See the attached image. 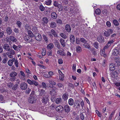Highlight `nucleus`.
<instances>
[{
    "instance_id": "35",
    "label": "nucleus",
    "mask_w": 120,
    "mask_h": 120,
    "mask_svg": "<svg viewBox=\"0 0 120 120\" xmlns=\"http://www.w3.org/2000/svg\"><path fill=\"white\" fill-rule=\"evenodd\" d=\"M114 41L113 40H111L109 41L108 42V44L106 45L104 48L105 49L107 48V47H108L107 46H109Z\"/></svg>"
},
{
    "instance_id": "10",
    "label": "nucleus",
    "mask_w": 120,
    "mask_h": 120,
    "mask_svg": "<svg viewBox=\"0 0 120 120\" xmlns=\"http://www.w3.org/2000/svg\"><path fill=\"white\" fill-rule=\"evenodd\" d=\"M49 97L48 95H45L43 98L42 102L46 104L48 101Z\"/></svg>"
},
{
    "instance_id": "32",
    "label": "nucleus",
    "mask_w": 120,
    "mask_h": 120,
    "mask_svg": "<svg viewBox=\"0 0 120 120\" xmlns=\"http://www.w3.org/2000/svg\"><path fill=\"white\" fill-rule=\"evenodd\" d=\"M52 1L51 0H47L45 1V3L47 5H50L51 4Z\"/></svg>"
},
{
    "instance_id": "20",
    "label": "nucleus",
    "mask_w": 120,
    "mask_h": 120,
    "mask_svg": "<svg viewBox=\"0 0 120 120\" xmlns=\"http://www.w3.org/2000/svg\"><path fill=\"white\" fill-rule=\"evenodd\" d=\"M60 42L62 46L63 47H64L66 46V44L65 40L62 38L60 39Z\"/></svg>"
},
{
    "instance_id": "38",
    "label": "nucleus",
    "mask_w": 120,
    "mask_h": 120,
    "mask_svg": "<svg viewBox=\"0 0 120 120\" xmlns=\"http://www.w3.org/2000/svg\"><path fill=\"white\" fill-rule=\"evenodd\" d=\"M80 40L81 42L84 43V44L87 43V41H86V40L82 38H80Z\"/></svg>"
},
{
    "instance_id": "6",
    "label": "nucleus",
    "mask_w": 120,
    "mask_h": 120,
    "mask_svg": "<svg viewBox=\"0 0 120 120\" xmlns=\"http://www.w3.org/2000/svg\"><path fill=\"white\" fill-rule=\"evenodd\" d=\"M2 46L4 49L6 51H10V47L8 44H4L3 45H2Z\"/></svg>"
},
{
    "instance_id": "57",
    "label": "nucleus",
    "mask_w": 120,
    "mask_h": 120,
    "mask_svg": "<svg viewBox=\"0 0 120 120\" xmlns=\"http://www.w3.org/2000/svg\"><path fill=\"white\" fill-rule=\"evenodd\" d=\"M4 35V31H0V38H2Z\"/></svg>"
},
{
    "instance_id": "28",
    "label": "nucleus",
    "mask_w": 120,
    "mask_h": 120,
    "mask_svg": "<svg viewBox=\"0 0 120 120\" xmlns=\"http://www.w3.org/2000/svg\"><path fill=\"white\" fill-rule=\"evenodd\" d=\"M62 109H64L63 107L61 105H59L57 106L56 108V110L57 111H61Z\"/></svg>"
},
{
    "instance_id": "64",
    "label": "nucleus",
    "mask_w": 120,
    "mask_h": 120,
    "mask_svg": "<svg viewBox=\"0 0 120 120\" xmlns=\"http://www.w3.org/2000/svg\"><path fill=\"white\" fill-rule=\"evenodd\" d=\"M106 25L108 27H110L111 26V24L110 22L109 21H107L106 23Z\"/></svg>"
},
{
    "instance_id": "51",
    "label": "nucleus",
    "mask_w": 120,
    "mask_h": 120,
    "mask_svg": "<svg viewBox=\"0 0 120 120\" xmlns=\"http://www.w3.org/2000/svg\"><path fill=\"white\" fill-rule=\"evenodd\" d=\"M49 76H47L48 77H49L50 78H51L52 76L53 75V73L52 71H49L48 72Z\"/></svg>"
},
{
    "instance_id": "52",
    "label": "nucleus",
    "mask_w": 120,
    "mask_h": 120,
    "mask_svg": "<svg viewBox=\"0 0 120 120\" xmlns=\"http://www.w3.org/2000/svg\"><path fill=\"white\" fill-rule=\"evenodd\" d=\"M43 38L46 43H47L48 41V39L47 37L45 35H43Z\"/></svg>"
},
{
    "instance_id": "50",
    "label": "nucleus",
    "mask_w": 120,
    "mask_h": 120,
    "mask_svg": "<svg viewBox=\"0 0 120 120\" xmlns=\"http://www.w3.org/2000/svg\"><path fill=\"white\" fill-rule=\"evenodd\" d=\"M76 108H79L80 107V105L79 104V101H76Z\"/></svg>"
},
{
    "instance_id": "63",
    "label": "nucleus",
    "mask_w": 120,
    "mask_h": 120,
    "mask_svg": "<svg viewBox=\"0 0 120 120\" xmlns=\"http://www.w3.org/2000/svg\"><path fill=\"white\" fill-rule=\"evenodd\" d=\"M8 60V58H7V57H5L3 60H2V62L4 63H6L7 62Z\"/></svg>"
},
{
    "instance_id": "58",
    "label": "nucleus",
    "mask_w": 120,
    "mask_h": 120,
    "mask_svg": "<svg viewBox=\"0 0 120 120\" xmlns=\"http://www.w3.org/2000/svg\"><path fill=\"white\" fill-rule=\"evenodd\" d=\"M59 4L58 3V2L56 1H55L53 4V5L55 7H57L58 5Z\"/></svg>"
},
{
    "instance_id": "8",
    "label": "nucleus",
    "mask_w": 120,
    "mask_h": 120,
    "mask_svg": "<svg viewBox=\"0 0 120 120\" xmlns=\"http://www.w3.org/2000/svg\"><path fill=\"white\" fill-rule=\"evenodd\" d=\"M27 85L26 83L23 82L21 83L20 85V88L22 90H25L27 88Z\"/></svg>"
},
{
    "instance_id": "17",
    "label": "nucleus",
    "mask_w": 120,
    "mask_h": 120,
    "mask_svg": "<svg viewBox=\"0 0 120 120\" xmlns=\"http://www.w3.org/2000/svg\"><path fill=\"white\" fill-rule=\"evenodd\" d=\"M63 50V49L62 50H58L57 51V53L60 55L65 56L66 55V54L64 52Z\"/></svg>"
},
{
    "instance_id": "56",
    "label": "nucleus",
    "mask_w": 120,
    "mask_h": 120,
    "mask_svg": "<svg viewBox=\"0 0 120 120\" xmlns=\"http://www.w3.org/2000/svg\"><path fill=\"white\" fill-rule=\"evenodd\" d=\"M95 12L97 14L99 15L101 13V11L99 9H97L96 10Z\"/></svg>"
},
{
    "instance_id": "53",
    "label": "nucleus",
    "mask_w": 120,
    "mask_h": 120,
    "mask_svg": "<svg viewBox=\"0 0 120 120\" xmlns=\"http://www.w3.org/2000/svg\"><path fill=\"white\" fill-rule=\"evenodd\" d=\"M14 84L12 83L11 82L8 83L7 84V86L9 88L12 87Z\"/></svg>"
},
{
    "instance_id": "3",
    "label": "nucleus",
    "mask_w": 120,
    "mask_h": 120,
    "mask_svg": "<svg viewBox=\"0 0 120 120\" xmlns=\"http://www.w3.org/2000/svg\"><path fill=\"white\" fill-rule=\"evenodd\" d=\"M113 30L111 29H109L107 31H105L104 33L105 36L108 37L109 36L110 34H112L113 32Z\"/></svg>"
},
{
    "instance_id": "27",
    "label": "nucleus",
    "mask_w": 120,
    "mask_h": 120,
    "mask_svg": "<svg viewBox=\"0 0 120 120\" xmlns=\"http://www.w3.org/2000/svg\"><path fill=\"white\" fill-rule=\"evenodd\" d=\"M51 16L54 19H56L57 17V14L55 12H53L52 13Z\"/></svg>"
},
{
    "instance_id": "59",
    "label": "nucleus",
    "mask_w": 120,
    "mask_h": 120,
    "mask_svg": "<svg viewBox=\"0 0 120 120\" xmlns=\"http://www.w3.org/2000/svg\"><path fill=\"white\" fill-rule=\"evenodd\" d=\"M62 7V5L60 4H59L57 7L59 8L60 11H62L63 10Z\"/></svg>"
},
{
    "instance_id": "60",
    "label": "nucleus",
    "mask_w": 120,
    "mask_h": 120,
    "mask_svg": "<svg viewBox=\"0 0 120 120\" xmlns=\"http://www.w3.org/2000/svg\"><path fill=\"white\" fill-rule=\"evenodd\" d=\"M117 70L114 71L113 72L112 74L114 76H118V72H117Z\"/></svg>"
},
{
    "instance_id": "22",
    "label": "nucleus",
    "mask_w": 120,
    "mask_h": 120,
    "mask_svg": "<svg viewBox=\"0 0 120 120\" xmlns=\"http://www.w3.org/2000/svg\"><path fill=\"white\" fill-rule=\"evenodd\" d=\"M10 39V41H12L15 42L17 41V39L16 38L13 36H11L9 37Z\"/></svg>"
},
{
    "instance_id": "9",
    "label": "nucleus",
    "mask_w": 120,
    "mask_h": 120,
    "mask_svg": "<svg viewBox=\"0 0 120 120\" xmlns=\"http://www.w3.org/2000/svg\"><path fill=\"white\" fill-rule=\"evenodd\" d=\"M24 40L28 42H30L32 41V38L28 35H25L24 37Z\"/></svg>"
},
{
    "instance_id": "19",
    "label": "nucleus",
    "mask_w": 120,
    "mask_h": 120,
    "mask_svg": "<svg viewBox=\"0 0 120 120\" xmlns=\"http://www.w3.org/2000/svg\"><path fill=\"white\" fill-rule=\"evenodd\" d=\"M98 41L102 43L104 42V38L102 36H99L97 38Z\"/></svg>"
},
{
    "instance_id": "13",
    "label": "nucleus",
    "mask_w": 120,
    "mask_h": 120,
    "mask_svg": "<svg viewBox=\"0 0 120 120\" xmlns=\"http://www.w3.org/2000/svg\"><path fill=\"white\" fill-rule=\"evenodd\" d=\"M64 109L65 112L68 113L71 110L70 107L68 105H66L64 107Z\"/></svg>"
},
{
    "instance_id": "12",
    "label": "nucleus",
    "mask_w": 120,
    "mask_h": 120,
    "mask_svg": "<svg viewBox=\"0 0 120 120\" xmlns=\"http://www.w3.org/2000/svg\"><path fill=\"white\" fill-rule=\"evenodd\" d=\"M6 31L7 34L8 35L11 34L12 32V30L11 27L9 26L7 27Z\"/></svg>"
},
{
    "instance_id": "16",
    "label": "nucleus",
    "mask_w": 120,
    "mask_h": 120,
    "mask_svg": "<svg viewBox=\"0 0 120 120\" xmlns=\"http://www.w3.org/2000/svg\"><path fill=\"white\" fill-rule=\"evenodd\" d=\"M109 69L110 71H113L115 69V66L113 63H111L109 65Z\"/></svg>"
},
{
    "instance_id": "62",
    "label": "nucleus",
    "mask_w": 120,
    "mask_h": 120,
    "mask_svg": "<svg viewBox=\"0 0 120 120\" xmlns=\"http://www.w3.org/2000/svg\"><path fill=\"white\" fill-rule=\"evenodd\" d=\"M9 51L10 52H9L12 55H14L15 54V51L12 49H10V51Z\"/></svg>"
},
{
    "instance_id": "47",
    "label": "nucleus",
    "mask_w": 120,
    "mask_h": 120,
    "mask_svg": "<svg viewBox=\"0 0 120 120\" xmlns=\"http://www.w3.org/2000/svg\"><path fill=\"white\" fill-rule=\"evenodd\" d=\"M115 113V112H112V113H111L110 115V116L109 117V120H111L112 119V117L113 116V115H114Z\"/></svg>"
},
{
    "instance_id": "39",
    "label": "nucleus",
    "mask_w": 120,
    "mask_h": 120,
    "mask_svg": "<svg viewBox=\"0 0 120 120\" xmlns=\"http://www.w3.org/2000/svg\"><path fill=\"white\" fill-rule=\"evenodd\" d=\"M32 31L34 33H37L38 30L37 28L35 26H34L32 28Z\"/></svg>"
},
{
    "instance_id": "40",
    "label": "nucleus",
    "mask_w": 120,
    "mask_h": 120,
    "mask_svg": "<svg viewBox=\"0 0 120 120\" xmlns=\"http://www.w3.org/2000/svg\"><path fill=\"white\" fill-rule=\"evenodd\" d=\"M94 47L96 49H98L99 48V44L97 42H94L93 44Z\"/></svg>"
},
{
    "instance_id": "33",
    "label": "nucleus",
    "mask_w": 120,
    "mask_h": 120,
    "mask_svg": "<svg viewBox=\"0 0 120 120\" xmlns=\"http://www.w3.org/2000/svg\"><path fill=\"white\" fill-rule=\"evenodd\" d=\"M54 45L52 43H50L47 46V48L48 49H51L53 48Z\"/></svg>"
},
{
    "instance_id": "2",
    "label": "nucleus",
    "mask_w": 120,
    "mask_h": 120,
    "mask_svg": "<svg viewBox=\"0 0 120 120\" xmlns=\"http://www.w3.org/2000/svg\"><path fill=\"white\" fill-rule=\"evenodd\" d=\"M36 101V99L35 96L34 95H30L28 99L29 102L30 103H35Z\"/></svg>"
},
{
    "instance_id": "30",
    "label": "nucleus",
    "mask_w": 120,
    "mask_h": 120,
    "mask_svg": "<svg viewBox=\"0 0 120 120\" xmlns=\"http://www.w3.org/2000/svg\"><path fill=\"white\" fill-rule=\"evenodd\" d=\"M18 88V85L15 84L14 85L12 88V90H15Z\"/></svg>"
},
{
    "instance_id": "31",
    "label": "nucleus",
    "mask_w": 120,
    "mask_h": 120,
    "mask_svg": "<svg viewBox=\"0 0 120 120\" xmlns=\"http://www.w3.org/2000/svg\"><path fill=\"white\" fill-rule=\"evenodd\" d=\"M76 48V51L78 53L82 51V49L81 47L79 46H77Z\"/></svg>"
},
{
    "instance_id": "54",
    "label": "nucleus",
    "mask_w": 120,
    "mask_h": 120,
    "mask_svg": "<svg viewBox=\"0 0 120 120\" xmlns=\"http://www.w3.org/2000/svg\"><path fill=\"white\" fill-rule=\"evenodd\" d=\"M16 24L19 28H21L22 24L21 22L20 21H17Z\"/></svg>"
},
{
    "instance_id": "37",
    "label": "nucleus",
    "mask_w": 120,
    "mask_h": 120,
    "mask_svg": "<svg viewBox=\"0 0 120 120\" xmlns=\"http://www.w3.org/2000/svg\"><path fill=\"white\" fill-rule=\"evenodd\" d=\"M83 45L85 47L88 49H90V50L91 49L90 45L89 44H87V43L84 44Z\"/></svg>"
},
{
    "instance_id": "61",
    "label": "nucleus",
    "mask_w": 120,
    "mask_h": 120,
    "mask_svg": "<svg viewBox=\"0 0 120 120\" xmlns=\"http://www.w3.org/2000/svg\"><path fill=\"white\" fill-rule=\"evenodd\" d=\"M43 51L42 53V56H44L46 54V51L45 49H42Z\"/></svg>"
},
{
    "instance_id": "55",
    "label": "nucleus",
    "mask_w": 120,
    "mask_h": 120,
    "mask_svg": "<svg viewBox=\"0 0 120 120\" xmlns=\"http://www.w3.org/2000/svg\"><path fill=\"white\" fill-rule=\"evenodd\" d=\"M7 54L9 57L11 58H13V56L9 52H7Z\"/></svg>"
},
{
    "instance_id": "11",
    "label": "nucleus",
    "mask_w": 120,
    "mask_h": 120,
    "mask_svg": "<svg viewBox=\"0 0 120 120\" xmlns=\"http://www.w3.org/2000/svg\"><path fill=\"white\" fill-rule=\"evenodd\" d=\"M54 43L56 47L59 49H60L61 47L60 45L59 41L57 40H56L54 41Z\"/></svg>"
},
{
    "instance_id": "14",
    "label": "nucleus",
    "mask_w": 120,
    "mask_h": 120,
    "mask_svg": "<svg viewBox=\"0 0 120 120\" xmlns=\"http://www.w3.org/2000/svg\"><path fill=\"white\" fill-rule=\"evenodd\" d=\"M65 29L67 32H71V28L70 25L67 24L65 26Z\"/></svg>"
},
{
    "instance_id": "7",
    "label": "nucleus",
    "mask_w": 120,
    "mask_h": 120,
    "mask_svg": "<svg viewBox=\"0 0 120 120\" xmlns=\"http://www.w3.org/2000/svg\"><path fill=\"white\" fill-rule=\"evenodd\" d=\"M49 20L46 17H44L42 19V21L41 24L44 26H45V24H47Z\"/></svg>"
},
{
    "instance_id": "34",
    "label": "nucleus",
    "mask_w": 120,
    "mask_h": 120,
    "mask_svg": "<svg viewBox=\"0 0 120 120\" xmlns=\"http://www.w3.org/2000/svg\"><path fill=\"white\" fill-rule=\"evenodd\" d=\"M113 23L114 25L116 26H118L119 24L118 21L116 19L114 20L113 21Z\"/></svg>"
},
{
    "instance_id": "15",
    "label": "nucleus",
    "mask_w": 120,
    "mask_h": 120,
    "mask_svg": "<svg viewBox=\"0 0 120 120\" xmlns=\"http://www.w3.org/2000/svg\"><path fill=\"white\" fill-rule=\"evenodd\" d=\"M69 39L70 41L72 43H74L75 41V38L73 35L71 34L70 35Z\"/></svg>"
},
{
    "instance_id": "45",
    "label": "nucleus",
    "mask_w": 120,
    "mask_h": 120,
    "mask_svg": "<svg viewBox=\"0 0 120 120\" xmlns=\"http://www.w3.org/2000/svg\"><path fill=\"white\" fill-rule=\"evenodd\" d=\"M32 85L34 84L36 86H37L38 85V82L36 81L33 80H32Z\"/></svg>"
},
{
    "instance_id": "26",
    "label": "nucleus",
    "mask_w": 120,
    "mask_h": 120,
    "mask_svg": "<svg viewBox=\"0 0 120 120\" xmlns=\"http://www.w3.org/2000/svg\"><path fill=\"white\" fill-rule=\"evenodd\" d=\"M51 32L55 37H58L57 34L54 30L53 29H52L51 30Z\"/></svg>"
},
{
    "instance_id": "49",
    "label": "nucleus",
    "mask_w": 120,
    "mask_h": 120,
    "mask_svg": "<svg viewBox=\"0 0 120 120\" xmlns=\"http://www.w3.org/2000/svg\"><path fill=\"white\" fill-rule=\"evenodd\" d=\"M39 9L41 11H43L45 10V8L42 5H41L39 6Z\"/></svg>"
},
{
    "instance_id": "36",
    "label": "nucleus",
    "mask_w": 120,
    "mask_h": 120,
    "mask_svg": "<svg viewBox=\"0 0 120 120\" xmlns=\"http://www.w3.org/2000/svg\"><path fill=\"white\" fill-rule=\"evenodd\" d=\"M68 98V95L67 94H64L62 96V98L65 101Z\"/></svg>"
},
{
    "instance_id": "24",
    "label": "nucleus",
    "mask_w": 120,
    "mask_h": 120,
    "mask_svg": "<svg viewBox=\"0 0 120 120\" xmlns=\"http://www.w3.org/2000/svg\"><path fill=\"white\" fill-rule=\"evenodd\" d=\"M17 73L14 71L12 72L10 74V76L13 78L15 77L17 75Z\"/></svg>"
},
{
    "instance_id": "23",
    "label": "nucleus",
    "mask_w": 120,
    "mask_h": 120,
    "mask_svg": "<svg viewBox=\"0 0 120 120\" xmlns=\"http://www.w3.org/2000/svg\"><path fill=\"white\" fill-rule=\"evenodd\" d=\"M68 103L69 105L71 106L73 105L74 104V101L72 98H70L68 101Z\"/></svg>"
},
{
    "instance_id": "5",
    "label": "nucleus",
    "mask_w": 120,
    "mask_h": 120,
    "mask_svg": "<svg viewBox=\"0 0 120 120\" xmlns=\"http://www.w3.org/2000/svg\"><path fill=\"white\" fill-rule=\"evenodd\" d=\"M112 54L114 56H117L118 54L120 56V48L119 49H114L113 50Z\"/></svg>"
},
{
    "instance_id": "42",
    "label": "nucleus",
    "mask_w": 120,
    "mask_h": 120,
    "mask_svg": "<svg viewBox=\"0 0 120 120\" xmlns=\"http://www.w3.org/2000/svg\"><path fill=\"white\" fill-rule=\"evenodd\" d=\"M57 86L59 88H63L64 85L63 84L60 83H58L57 84Z\"/></svg>"
},
{
    "instance_id": "41",
    "label": "nucleus",
    "mask_w": 120,
    "mask_h": 120,
    "mask_svg": "<svg viewBox=\"0 0 120 120\" xmlns=\"http://www.w3.org/2000/svg\"><path fill=\"white\" fill-rule=\"evenodd\" d=\"M60 36L61 37L64 39H66L67 38V36L65 34L61 33L60 34Z\"/></svg>"
},
{
    "instance_id": "25",
    "label": "nucleus",
    "mask_w": 120,
    "mask_h": 120,
    "mask_svg": "<svg viewBox=\"0 0 120 120\" xmlns=\"http://www.w3.org/2000/svg\"><path fill=\"white\" fill-rule=\"evenodd\" d=\"M50 26L52 28H54L56 27V23L54 22H51L50 25Z\"/></svg>"
},
{
    "instance_id": "4",
    "label": "nucleus",
    "mask_w": 120,
    "mask_h": 120,
    "mask_svg": "<svg viewBox=\"0 0 120 120\" xmlns=\"http://www.w3.org/2000/svg\"><path fill=\"white\" fill-rule=\"evenodd\" d=\"M34 37L35 39L37 41H40L42 37L40 34L39 33H36L35 34Z\"/></svg>"
},
{
    "instance_id": "18",
    "label": "nucleus",
    "mask_w": 120,
    "mask_h": 120,
    "mask_svg": "<svg viewBox=\"0 0 120 120\" xmlns=\"http://www.w3.org/2000/svg\"><path fill=\"white\" fill-rule=\"evenodd\" d=\"M15 58H14L12 59L9 60L8 62V64L9 66H11L13 64V62H14Z\"/></svg>"
},
{
    "instance_id": "29",
    "label": "nucleus",
    "mask_w": 120,
    "mask_h": 120,
    "mask_svg": "<svg viewBox=\"0 0 120 120\" xmlns=\"http://www.w3.org/2000/svg\"><path fill=\"white\" fill-rule=\"evenodd\" d=\"M27 32L29 35L30 38L34 37V34L30 30H28L27 31Z\"/></svg>"
},
{
    "instance_id": "1",
    "label": "nucleus",
    "mask_w": 120,
    "mask_h": 120,
    "mask_svg": "<svg viewBox=\"0 0 120 120\" xmlns=\"http://www.w3.org/2000/svg\"><path fill=\"white\" fill-rule=\"evenodd\" d=\"M50 88H51V89L49 90V94L52 97L55 96L56 93V90L57 89V88L53 86L52 87H50Z\"/></svg>"
},
{
    "instance_id": "44",
    "label": "nucleus",
    "mask_w": 120,
    "mask_h": 120,
    "mask_svg": "<svg viewBox=\"0 0 120 120\" xmlns=\"http://www.w3.org/2000/svg\"><path fill=\"white\" fill-rule=\"evenodd\" d=\"M62 99L61 98H57L56 101V102L57 104H58L61 101Z\"/></svg>"
},
{
    "instance_id": "43",
    "label": "nucleus",
    "mask_w": 120,
    "mask_h": 120,
    "mask_svg": "<svg viewBox=\"0 0 120 120\" xmlns=\"http://www.w3.org/2000/svg\"><path fill=\"white\" fill-rule=\"evenodd\" d=\"M103 50L102 51H101V56H103L104 57H105L107 56V54L105 53V51L104 50V49H103Z\"/></svg>"
},
{
    "instance_id": "48",
    "label": "nucleus",
    "mask_w": 120,
    "mask_h": 120,
    "mask_svg": "<svg viewBox=\"0 0 120 120\" xmlns=\"http://www.w3.org/2000/svg\"><path fill=\"white\" fill-rule=\"evenodd\" d=\"M49 82L52 85H55L56 84V82L53 80H50L49 81Z\"/></svg>"
},
{
    "instance_id": "46",
    "label": "nucleus",
    "mask_w": 120,
    "mask_h": 120,
    "mask_svg": "<svg viewBox=\"0 0 120 120\" xmlns=\"http://www.w3.org/2000/svg\"><path fill=\"white\" fill-rule=\"evenodd\" d=\"M59 79L61 80L62 81H63L64 80V74H61L60 75H59Z\"/></svg>"
},
{
    "instance_id": "21",
    "label": "nucleus",
    "mask_w": 120,
    "mask_h": 120,
    "mask_svg": "<svg viewBox=\"0 0 120 120\" xmlns=\"http://www.w3.org/2000/svg\"><path fill=\"white\" fill-rule=\"evenodd\" d=\"M39 91L40 92L39 95L40 96H43L46 94L45 90L43 89H40L39 90Z\"/></svg>"
}]
</instances>
